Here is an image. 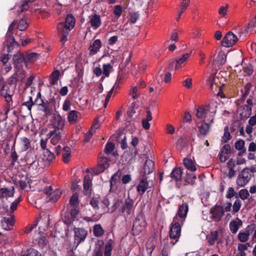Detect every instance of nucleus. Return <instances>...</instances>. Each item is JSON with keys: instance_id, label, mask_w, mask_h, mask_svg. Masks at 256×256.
<instances>
[{"instance_id": "f257e3e1", "label": "nucleus", "mask_w": 256, "mask_h": 256, "mask_svg": "<svg viewBox=\"0 0 256 256\" xmlns=\"http://www.w3.org/2000/svg\"><path fill=\"white\" fill-rule=\"evenodd\" d=\"M42 200H40L36 202V208L40 210L39 216L34 224L27 228L26 232H30L38 224V231L40 236L38 240V244L42 248H46L48 243L46 238L48 230V214L47 212L48 204L46 202L44 204Z\"/></svg>"}, {"instance_id": "f03ea898", "label": "nucleus", "mask_w": 256, "mask_h": 256, "mask_svg": "<svg viewBox=\"0 0 256 256\" xmlns=\"http://www.w3.org/2000/svg\"><path fill=\"white\" fill-rule=\"evenodd\" d=\"M75 18L72 14H69L66 18L64 22H60L58 26V30L61 36L60 42L62 44L67 40V36L70 31L72 30L75 25Z\"/></svg>"}, {"instance_id": "7ed1b4c3", "label": "nucleus", "mask_w": 256, "mask_h": 256, "mask_svg": "<svg viewBox=\"0 0 256 256\" xmlns=\"http://www.w3.org/2000/svg\"><path fill=\"white\" fill-rule=\"evenodd\" d=\"M16 24V21L14 20L10 25L8 32L6 35V40L4 44L6 48V51L8 53H10L12 50L16 48H18L19 44L15 40L12 36L14 28Z\"/></svg>"}, {"instance_id": "20e7f679", "label": "nucleus", "mask_w": 256, "mask_h": 256, "mask_svg": "<svg viewBox=\"0 0 256 256\" xmlns=\"http://www.w3.org/2000/svg\"><path fill=\"white\" fill-rule=\"evenodd\" d=\"M216 112V110H213L210 105H206L197 109L196 116L198 118L204 119V121L213 123Z\"/></svg>"}, {"instance_id": "39448f33", "label": "nucleus", "mask_w": 256, "mask_h": 256, "mask_svg": "<svg viewBox=\"0 0 256 256\" xmlns=\"http://www.w3.org/2000/svg\"><path fill=\"white\" fill-rule=\"evenodd\" d=\"M181 224H182L180 222V221L178 220V217L174 216L169 232L170 238L175 240L174 242H172L173 245L178 241L180 236Z\"/></svg>"}, {"instance_id": "423d86ee", "label": "nucleus", "mask_w": 256, "mask_h": 256, "mask_svg": "<svg viewBox=\"0 0 256 256\" xmlns=\"http://www.w3.org/2000/svg\"><path fill=\"white\" fill-rule=\"evenodd\" d=\"M146 226V222L142 216H138L133 222L132 229L134 235L139 234Z\"/></svg>"}, {"instance_id": "0eeeda50", "label": "nucleus", "mask_w": 256, "mask_h": 256, "mask_svg": "<svg viewBox=\"0 0 256 256\" xmlns=\"http://www.w3.org/2000/svg\"><path fill=\"white\" fill-rule=\"evenodd\" d=\"M50 118L52 125L54 128V130H51L50 132V136H52L55 132H56V129L58 130L62 128L64 125V122L61 116L58 114H52Z\"/></svg>"}, {"instance_id": "6e6552de", "label": "nucleus", "mask_w": 256, "mask_h": 256, "mask_svg": "<svg viewBox=\"0 0 256 256\" xmlns=\"http://www.w3.org/2000/svg\"><path fill=\"white\" fill-rule=\"evenodd\" d=\"M210 214H211L210 218L216 222H219L224 214V208L221 206L216 204L210 209Z\"/></svg>"}, {"instance_id": "1a4fd4ad", "label": "nucleus", "mask_w": 256, "mask_h": 256, "mask_svg": "<svg viewBox=\"0 0 256 256\" xmlns=\"http://www.w3.org/2000/svg\"><path fill=\"white\" fill-rule=\"evenodd\" d=\"M110 160L105 157H99L98 162L96 166L94 168L93 173L98 174L102 172L110 165Z\"/></svg>"}, {"instance_id": "9d476101", "label": "nucleus", "mask_w": 256, "mask_h": 256, "mask_svg": "<svg viewBox=\"0 0 256 256\" xmlns=\"http://www.w3.org/2000/svg\"><path fill=\"white\" fill-rule=\"evenodd\" d=\"M238 38L236 35L231 32H228L222 41V45L224 47L233 46L237 42Z\"/></svg>"}, {"instance_id": "9b49d317", "label": "nucleus", "mask_w": 256, "mask_h": 256, "mask_svg": "<svg viewBox=\"0 0 256 256\" xmlns=\"http://www.w3.org/2000/svg\"><path fill=\"white\" fill-rule=\"evenodd\" d=\"M134 201L128 198H126L122 206L120 212L124 214V216H128L134 210Z\"/></svg>"}, {"instance_id": "f8f14e48", "label": "nucleus", "mask_w": 256, "mask_h": 256, "mask_svg": "<svg viewBox=\"0 0 256 256\" xmlns=\"http://www.w3.org/2000/svg\"><path fill=\"white\" fill-rule=\"evenodd\" d=\"M188 211V205L186 202L182 203L178 207L176 214L175 216H177L178 220L180 221L183 224L187 216Z\"/></svg>"}, {"instance_id": "ddd939ff", "label": "nucleus", "mask_w": 256, "mask_h": 256, "mask_svg": "<svg viewBox=\"0 0 256 256\" xmlns=\"http://www.w3.org/2000/svg\"><path fill=\"white\" fill-rule=\"evenodd\" d=\"M40 146L42 150L46 151V154H48V149L46 148V144L48 140V133L46 126H44L40 134Z\"/></svg>"}, {"instance_id": "4468645a", "label": "nucleus", "mask_w": 256, "mask_h": 256, "mask_svg": "<svg viewBox=\"0 0 256 256\" xmlns=\"http://www.w3.org/2000/svg\"><path fill=\"white\" fill-rule=\"evenodd\" d=\"M211 122L204 121L201 125L198 127V136L200 138L205 137L210 132Z\"/></svg>"}, {"instance_id": "2eb2a0df", "label": "nucleus", "mask_w": 256, "mask_h": 256, "mask_svg": "<svg viewBox=\"0 0 256 256\" xmlns=\"http://www.w3.org/2000/svg\"><path fill=\"white\" fill-rule=\"evenodd\" d=\"M74 240L77 243V245L79 244L81 242L84 241L88 235L87 230L82 228H74Z\"/></svg>"}, {"instance_id": "dca6fc26", "label": "nucleus", "mask_w": 256, "mask_h": 256, "mask_svg": "<svg viewBox=\"0 0 256 256\" xmlns=\"http://www.w3.org/2000/svg\"><path fill=\"white\" fill-rule=\"evenodd\" d=\"M250 179V177L249 172L243 170L238 177L236 184L238 186L244 187L248 183Z\"/></svg>"}, {"instance_id": "f3484780", "label": "nucleus", "mask_w": 256, "mask_h": 256, "mask_svg": "<svg viewBox=\"0 0 256 256\" xmlns=\"http://www.w3.org/2000/svg\"><path fill=\"white\" fill-rule=\"evenodd\" d=\"M12 60L14 68H22L23 64H26L24 54L23 55L18 52L14 55Z\"/></svg>"}, {"instance_id": "a211bd4d", "label": "nucleus", "mask_w": 256, "mask_h": 256, "mask_svg": "<svg viewBox=\"0 0 256 256\" xmlns=\"http://www.w3.org/2000/svg\"><path fill=\"white\" fill-rule=\"evenodd\" d=\"M15 192L14 186L9 188L4 187L0 188V199L6 198L7 200L8 198L13 197Z\"/></svg>"}, {"instance_id": "6ab92c4d", "label": "nucleus", "mask_w": 256, "mask_h": 256, "mask_svg": "<svg viewBox=\"0 0 256 256\" xmlns=\"http://www.w3.org/2000/svg\"><path fill=\"white\" fill-rule=\"evenodd\" d=\"M36 0H21L18 6H14V9H16L18 14H20L24 11L27 10L31 4Z\"/></svg>"}, {"instance_id": "aec40b11", "label": "nucleus", "mask_w": 256, "mask_h": 256, "mask_svg": "<svg viewBox=\"0 0 256 256\" xmlns=\"http://www.w3.org/2000/svg\"><path fill=\"white\" fill-rule=\"evenodd\" d=\"M152 186V184L150 186L146 178L143 177L137 186V191L140 194H143L148 188H151Z\"/></svg>"}, {"instance_id": "412c9836", "label": "nucleus", "mask_w": 256, "mask_h": 256, "mask_svg": "<svg viewBox=\"0 0 256 256\" xmlns=\"http://www.w3.org/2000/svg\"><path fill=\"white\" fill-rule=\"evenodd\" d=\"M88 23L94 30L97 29L102 24L101 18L98 14H91L88 16Z\"/></svg>"}, {"instance_id": "4be33fe9", "label": "nucleus", "mask_w": 256, "mask_h": 256, "mask_svg": "<svg viewBox=\"0 0 256 256\" xmlns=\"http://www.w3.org/2000/svg\"><path fill=\"white\" fill-rule=\"evenodd\" d=\"M34 102V104H36L39 106V110L44 113V116H47L48 114V104L47 103L44 102L40 97V93L38 94V97Z\"/></svg>"}, {"instance_id": "5701e85b", "label": "nucleus", "mask_w": 256, "mask_h": 256, "mask_svg": "<svg viewBox=\"0 0 256 256\" xmlns=\"http://www.w3.org/2000/svg\"><path fill=\"white\" fill-rule=\"evenodd\" d=\"M230 153V146L228 144H224L221 150L220 154L219 156L220 160L221 162H225L229 158L228 156Z\"/></svg>"}, {"instance_id": "b1692460", "label": "nucleus", "mask_w": 256, "mask_h": 256, "mask_svg": "<svg viewBox=\"0 0 256 256\" xmlns=\"http://www.w3.org/2000/svg\"><path fill=\"white\" fill-rule=\"evenodd\" d=\"M154 164L153 161L147 160L144 162L142 176L145 177L146 174L152 173L154 170Z\"/></svg>"}, {"instance_id": "393cba45", "label": "nucleus", "mask_w": 256, "mask_h": 256, "mask_svg": "<svg viewBox=\"0 0 256 256\" xmlns=\"http://www.w3.org/2000/svg\"><path fill=\"white\" fill-rule=\"evenodd\" d=\"M62 192L58 188L53 191L52 186H49V202H55L60 198Z\"/></svg>"}, {"instance_id": "a878e982", "label": "nucleus", "mask_w": 256, "mask_h": 256, "mask_svg": "<svg viewBox=\"0 0 256 256\" xmlns=\"http://www.w3.org/2000/svg\"><path fill=\"white\" fill-rule=\"evenodd\" d=\"M217 79L216 74L213 73L207 80V84L212 90H216L217 87H218L220 90L221 88V86H218Z\"/></svg>"}, {"instance_id": "bb28decb", "label": "nucleus", "mask_w": 256, "mask_h": 256, "mask_svg": "<svg viewBox=\"0 0 256 256\" xmlns=\"http://www.w3.org/2000/svg\"><path fill=\"white\" fill-rule=\"evenodd\" d=\"M14 224V222L12 218H10L7 217H4L1 220L2 227L4 230H12Z\"/></svg>"}, {"instance_id": "cd10ccee", "label": "nucleus", "mask_w": 256, "mask_h": 256, "mask_svg": "<svg viewBox=\"0 0 256 256\" xmlns=\"http://www.w3.org/2000/svg\"><path fill=\"white\" fill-rule=\"evenodd\" d=\"M10 130L6 127V123H0V141L6 140L9 135Z\"/></svg>"}, {"instance_id": "c85d7f7f", "label": "nucleus", "mask_w": 256, "mask_h": 256, "mask_svg": "<svg viewBox=\"0 0 256 256\" xmlns=\"http://www.w3.org/2000/svg\"><path fill=\"white\" fill-rule=\"evenodd\" d=\"M101 46L102 42L100 40L98 39L95 40L89 47L88 50H90V54L92 56L96 54L99 50Z\"/></svg>"}, {"instance_id": "c756f323", "label": "nucleus", "mask_w": 256, "mask_h": 256, "mask_svg": "<svg viewBox=\"0 0 256 256\" xmlns=\"http://www.w3.org/2000/svg\"><path fill=\"white\" fill-rule=\"evenodd\" d=\"M182 174V170L180 168H176L172 170L170 176L173 180L178 182L181 180Z\"/></svg>"}, {"instance_id": "7c9ffc66", "label": "nucleus", "mask_w": 256, "mask_h": 256, "mask_svg": "<svg viewBox=\"0 0 256 256\" xmlns=\"http://www.w3.org/2000/svg\"><path fill=\"white\" fill-rule=\"evenodd\" d=\"M26 62H34L40 57V54L36 52H27L24 54Z\"/></svg>"}, {"instance_id": "2f4dec72", "label": "nucleus", "mask_w": 256, "mask_h": 256, "mask_svg": "<svg viewBox=\"0 0 256 256\" xmlns=\"http://www.w3.org/2000/svg\"><path fill=\"white\" fill-rule=\"evenodd\" d=\"M252 114V107L250 106L244 105L240 113L241 118H248Z\"/></svg>"}, {"instance_id": "473e14b6", "label": "nucleus", "mask_w": 256, "mask_h": 256, "mask_svg": "<svg viewBox=\"0 0 256 256\" xmlns=\"http://www.w3.org/2000/svg\"><path fill=\"white\" fill-rule=\"evenodd\" d=\"M12 94H10L6 96V98H4L6 102V110L4 112V115L6 116H7V114H8V112H9V111L10 110L12 109L13 108V106H12L13 102H12Z\"/></svg>"}, {"instance_id": "72a5a7b5", "label": "nucleus", "mask_w": 256, "mask_h": 256, "mask_svg": "<svg viewBox=\"0 0 256 256\" xmlns=\"http://www.w3.org/2000/svg\"><path fill=\"white\" fill-rule=\"evenodd\" d=\"M196 176L192 174H187L184 178V185L188 184L194 185L195 184V180H196Z\"/></svg>"}, {"instance_id": "f704fd0d", "label": "nucleus", "mask_w": 256, "mask_h": 256, "mask_svg": "<svg viewBox=\"0 0 256 256\" xmlns=\"http://www.w3.org/2000/svg\"><path fill=\"white\" fill-rule=\"evenodd\" d=\"M190 56V54L186 53L180 58L176 60L175 64V70H177L180 68V64L186 62L188 58Z\"/></svg>"}, {"instance_id": "c9c22d12", "label": "nucleus", "mask_w": 256, "mask_h": 256, "mask_svg": "<svg viewBox=\"0 0 256 256\" xmlns=\"http://www.w3.org/2000/svg\"><path fill=\"white\" fill-rule=\"evenodd\" d=\"M184 164L186 168L190 170L195 171L196 170L194 162L190 158H184Z\"/></svg>"}, {"instance_id": "e433bc0d", "label": "nucleus", "mask_w": 256, "mask_h": 256, "mask_svg": "<svg viewBox=\"0 0 256 256\" xmlns=\"http://www.w3.org/2000/svg\"><path fill=\"white\" fill-rule=\"evenodd\" d=\"M50 76L51 78V84L52 85L56 84L60 77V70H54L52 72Z\"/></svg>"}, {"instance_id": "4c0bfd02", "label": "nucleus", "mask_w": 256, "mask_h": 256, "mask_svg": "<svg viewBox=\"0 0 256 256\" xmlns=\"http://www.w3.org/2000/svg\"><path fill=\"white\" fill-rule=\"evenodd\" d=\"M71 150L69 147H64L62 152V158L64 163H68L70 160Z\"/></svg>"}, {"instance_id": "58836bf2", "label": "nucleus", "mask_w": 256, "mask_h": 256, "mask_svg": "<svg viewBox=\"0 0 256 256\" xmlns=\"http://www.w3.org/2000/svg\"><path fill=\"white\" fill-rule=\"evenodd\" d=\"M14 71L18 82H22L26 78V72L22 68H14Z\"/></svg>"}, {"instance_id": "ea45409f", "label": "nucleus", "mask_w": 256, "mask_h": 256, "mask_svg": "<svg viewBox=\"0 0 256 256\" xmlns=\"http://www.w3.org/2000/svg\"><path fill=\"white\" fill-rule=\"evenodd\" d=\"M94 234L97 237L101 236L104 234V230L102 226L99 224H96L94 226Z\"/></svg>"}, {"instance_id": "a19ab883", "label": "nucleus", "mask_w": 256, "mask_h": 256, "mask_svg": "<svg viewBox=\"0 0 256 256\" xmlns=\"http://www.w3.org/2000/svg\"><path fill=\"white\" fill-rule=\"evenodd\" d=\"M38 163L44 168H46L48 166V156L44 154H40L38 160Z\"/></svg>"}, {"instance_id": "79ce46f5", "label": "nucleus", "mask_w": 256, "mask_h": 256, "mask_svg": "<svg viewBox=\"0 0 256 256\" xmlns=\"http://www.w3.org/2000/svg\"><path fill=\"white\" fill-rule=\"evenodd\" d=\"M232 136L228 131V127L226 126L224 128V134L222 137V142L224 143H226L230 140Z\"/></svg>"}, {"instance_id": "37998d69", "label": "nucleus", "mask_w": 256, "mask_h": 256, "mask_svg": "<svg viewBox=\"0 0 256 256\" xmlns=\"http://www.w3.org/2000/svg\"><path fill=\"white\" fill-rule=\"evenodd\" d=\"M218 231H214L212 232L210 234V237L208 240V242L210 245H213L215 243L216 241L218 238Z\"/></svg>"}, {"instance_id": "c03bdc74", "label": "nucleus", "mask_w": 256, "mask_h": 256, "mask_svg": "<svg viewBox=\"0 0 256 256\" xmlns=\"http://www.w3.org/2000/svg\"><path fill=\"white\" fill-rule=\"evenodd\" d=\"M112 68V66L110 64H104L102 66V74L106 77H108L110 71Z\"/></svg>"}, {"instance_id": "a18cd8bd", "label": "nucleus", "mask_w": 256, "mask_h": 256, "mask_svg": "<svg viewBox=\"0 0 256 256\" xmlns=\"http://www.w3.org/2000/svg\"><path fill=\"white\" fill-rule=\"evenodd\" d=\"M78 112L76 110L70 111L68 114V120L71 124H74L76 122L77 118Z\"/></svg>"}, {"instance_id": "49530a36", "label": "nucleus", "mask_w": 256, "mask_h": 256, "mask_svg": "<svg viewBox=\"0 0 256 256\" xmlns=\"http://www.w3.org/2000/svg\"><path fill=\"white\" fill-rule=\"evenodd\" d=\"M92 182L90 177L88 175H86L84 176V190H88L91 186Z\"/></svg>"}, {"instance_id": "de8ad7c7", "label": "nucleus", "mask_w": 256, "mask_h": 256, "mask_svg": "<svg viewBox=\"0 0 256 256\" xmlns=\"http://www.w3.org/2000/svg\"><path fill=\"white\" fill-rule=\"evenodd\" d=\"M28 26V24L27 22L24 18L21 19L18 23L17 28L20 31H23L25 30Z\"/></svg>"}, {"instance_id": "09e8293b", "label": "nucleus", "mask_w": 256, "mask_h": 256, "mask_svg": "<svg viewBox=\"0 0 256 256\" xmlns=\"http://www.w3.org/2000/svg\"><path fill=\"white\" fill-rule=\"evenodd\" d=\"M22 149L23 150L26 151L28 150L30 146V140L24 137L22 138Z\"/></svg>"}, {"instance_id": "8fccbe9b", "label": "nucleus", "mask_w": 256, "mask_h": 256, "mask_svg": "<svg viewBox=\"0 0 256 256\" xmlns=\"http://www.w3.org/2000/svg\"><path fill=\"white\" fill-rule=\"evenodd\" d=\"M59 146L55 148H51V150H49V162L55 158L54 152L58 154Z\"/></svg>"}, {"instance_id": "3c124183", "label": "nucleus", "mask_w": 256, "mask_h": 256, "mask_svg": "<svg viewBox=\"0 0 256 256\" xmlns=\"http://www.w3.org/2000/svg\"><path fill=\"white\" fill-rule=\"evenodd\" d=\"M113 248L112 244L110 242H107L105 246L104 256H111V253Z\"/></svg>"}, {"instance_id": "603ef678", "label": "nucleus", "mask_w": 256, "mask_h": 256, "mask_svg": "<svg viewBox=\"0 0 256 256\" xmlns=\"http://www.w3.org/2000/svg\"><path fill=\"white\" fill-rule=\"evenodd\" d=\"M230 228L232 234H236L239 228L238 224L236 221H232L230 223Z\"/></svg>"}, {"instance_id": "864d4df0", "label": "nucleus", "mask_w": 256, "mask_h": 256, "mask_svg": "<svg viewBox=\"0 0 256 256\" xmlns=\"http://www.w3.org/2000/svg\"><path fill=\"white\" fill-rule=\"evenodd\" d=\"M249 236L248 232H240L238 234V238L240 242H246L248 240Z\"/></svg>"}, {"instance_id": "5fc2aeb1", "label": "nucleus", "mask_w": 256, "mask_h": 256, "mask_svg": "<svg viewBox=\"0 0 256 256\" xmlns=\"http://www.w3.org/2000/svg\"><path fill=\"white\" fill-rule=\"evenodd\" d=\"M250 194L246 189H242L238 192V196L242 200H244L248 198Z\"/></svg>"}, {"instance_id": "6e6d98bb", "label": "nucleus", "mask_w": 256, "mask_h": 256, "mask_svg": "<svg viewBox=\"0 0 256 256\" xmlns=\"http://www.w3.org/2000/svg\"><path fill=\"white\" fill-rule=\"evenodd\" d=\"M216 61L220 65L224 64L226 61V56L222 53L220 52L218 56Z\"/></svg>"}, {"instance_id": "4d7b16f0", "label": "nucleus", "mask_w": 256, "mask_h": 256, "mask_svg": "<svg viewBox=\"0 0 256 256\" xmlns=\"http://www.w3.org/2000/svg\"><path fill=\"white\" fill-rule=\"evenodd\" d=\"M115 147L114 144L112 142H108L106 146L104 148V152L106 154H110L114 150Z\"/></svg>"}, {"instance_id": "13d9d810", "label": "nucleus", "mask_w": 256, "mask_h": 256, "mask_svg": "<svg viewBox=\"0 0 256 256\" xmlns=\"http://www.w3.org/2000/svg\"><path fill=\"white\" fill-rule=\"evenodd\" d=\"M242 203L240 200H235L232 206V210L234 213H236L239 211L241 208Z\"/></svg>"}, {"instance_id": "bf43d9fd", "label": "nucleus", "mask_w": 256, "mask_h": 256, "mask_svg": "<svg viewBox=\"0 0 256 256\" xmlns=\"http://www.w3.org/2000/svg\"><path fill=\"white\" fill-rule=\"evenodd\" d=\"M16 73H14L10 76L8 80V82L10 85L16 84L18 82L16 76Z\"/></svg>"}, {"instance_id": "052dcab7", "label": "nucleus", "mask_w": 256, "mask_h": 256, "mask_svg": "<svg viewBox=\"0 0 256 256\" xmlns=\"http://www.w3.org/2000/svg\"><path fill=\"white\" fill-rule=\"evenodd\" d=\"M140 94L138 92V88L137 86L133 87L132 91L130 92V95L134 99L138 98Z\"/></svg>"}, {"instance_id": "680f3d73", "label": "nucleus", "mask_w": 256, "mask_h": 256, "mask_svg": "<svg viewBox=\"0 0 256 256\" xmlns=\"http://www.w3.org/2000/svg\"><path fill=\"white\" fill-rule=\"evenodd\" d=\"M55 135L52 138L50 142L53 146H55L58 144V140H60V132H55Z\"/></svg>"}, {"instance_id": "e2e57ef3", "label": "nucleus", "mask_w": 256, "mask_h": 256, "mask_svg": "<svg viewBox=\"0 0 256 256\" xmlns=\"http://www.w3.org/2000/svg\"><path fill=\"white\" fill-rule=\"evenodd\" d=\"M140 15L138 12H132L130 14V22L132 24L136 22V20L139 18Z\"/></svg>"}, {"instance_id": "0e129e2a", "label": "nucleus", "mask_w": 256, "mask_h": 256, "mask_svg": "<svg viewBox=\"0 0 256 256\" xmlns=\"http://www.w3.org/2000/svg\"><path fill=\"white\" fill-rule=\"evenodd\" d=\"M34 104V103L32 101V98L31 96L29 97V100L28 101H26V102H24L22 103V105L24 106L27 107L28 109L30 111L32 106Z\"/></svg>"}, {"instance_id": "69168bd1", "label": "nucleus", "mask_w": 256, "mask_h": 256, "mask_svg": "<svg viewBox=\"0 0 256 256\" xmlns=\"http://www.w3.org/2000/svg\"><path fill=\"white\" fill-rule=\"evenodd\" d=\"M244 142L243 140H239L235 144V148L239 150H242L244 148Z\"/></svg>"}, {"instance_id": "338daca9", "label": "nucleus", "mask_w": 256, "mask_h": 256, "mask_svg": "<svg viewBox=\"0 0 256 256\" xmlns=\"http://www.w3.org/2000/svg\"><path fill=\"white\" fill-rule=\"evenodd\" d=\"M122 12V8L120 5H116L114 6V14L118 18H119Z\"/></svg>"}, {"instance_id": "774afa93", "label": "nucleus", "mask_w": 256, "mask_h": 256, "mask_svg": "<svg viewBox=\"0 0 256 256\" xmlns=\"http://www.w3.org/2000/svg\"><path fill=\"white\" fill-rule=\"evenodd\" d=\"M28 256H42L41 254L36 250L30 248L27 250Z\"/></svg>"}]
</instances>
